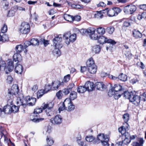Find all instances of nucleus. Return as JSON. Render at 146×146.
<instances>
[{"label":"nucleus","mask_w":146,"mask_h":146,"mask_svg":"<svg viewBox=\"0 0 146 146\" xmlns=\"http://www.w3.org/2000/svg\"><path fill=\"white\" fill-rule=\"evenodd\" d=\"M93 53L95 54L99 53L100 51V47L98 45H96L94 46L92 48Z\"/></svg>","instance_id":"nucleus-34"},{"label":"nucleus","mask_w":146,"mask_h":146,"mask_svg":"<svg viewBox=\"0 0 146 146\" xmlns=\"http://www.w3.org/2000/svg\"><path fill=\"white\" fill-rule=\"evenodd\" d=\"M86 65L88 67L96 65L92 58H91L88 60L86 62Z\"/></svg>","instance_id":"nucleus-35"},{"label":"nucleus","mask_w":146,"mask_h":146,"mask_svg":"<svg viewBox=\"0 0 146 146\" xmlns=\"http://www.w3.org/2000/svg\"><path fill=\"white\" fill-rule=\"evenodd\" d=\"M77 97V93L75 91L72 92L70 94V98H69L71 101L73 100L76 99Z\"/></svg>","instance_id":"nucleus-39"},{"label":"nucleus","mask_w":146,"mask_h":146,"mask_svg":"<svg viewBox=\"0 0 146 146\" xmlns=\"http://www.w3.org/2000/svg\"><path fill=\"white\" fill-rule=\"evenodd\" d=\"M15 13V11L13 10H11L9 11L7 15L9 17H13V16H14Z\"/></svg>","instance_id":"nucleus-59"},{"label":"nucleus","mask_w":146,"mask_h":146,"mask_svg":"<svg viewBox=\"0 0 146 146\" xmlns=\"http://www.w3.org/2000/svg\"><path fill=\"white\" fill-rule=\"evenodd\" d=\"M141 99L143 101H146V92L143 93L141 95Z\"/></svg>","instance_id":"nucleus-62"},{"label":"nucleus","mask_w":146,"mask_h":146,"mask_svg":"<svg viewBox=\"0 0 146 146\" xmlns=\"http://www.w3.org/2000/svg\"><path fill=\"white\" fill-rule=\"evenodd\" d=\"M51 131V127L50 125L45 127L43 129V133L47 136H48V135L49 134Z\"/></svg>","instance_id":"nucleus-28"},{"label":"nucleus","mask_w":146,"mask_h":146,"mask_svg":"<svg viewBox=\"0 0 146 146\" xmlns=\"http://www.w3.org/2000/svg\"><path fill=\"white\" fill-rule=\"evenodd\" d=\"M118 79L121 81L124 82L127 80V76L126 75L121 73L118 76Z\"/></svg>","instance_id":"nucleus-38"},{"label":"nucleus","mask_w":146,"mask_h":146,"mask_svg":"<svg viewBox=\"0 0 146 146\" xmlns=\"http://www.w3.org/2000/svg\"><path fill=\"white\" fill-rule=\"evenodd\" d=\"M19 91V87L17 84H13L12 86L10 89H9L8 92V95L9 96L11 97V95H16L18 94V98L19 96L18 94H19L20 93L18 94Z\"/></svg>","instance_id":"nucleus-7"},{"label":"nucleus","mask_w":146,"mask_h":146,"mask_svg":"<svg viewBox=\"0 0 146 146\" xmlns=\"http://www.w3.org/2000/svg\"><path fill=\"white\" fill-rule=\"evenodd\" d=\"M67 100H68L69 101V102L68 103V104H67L66 110L69 111L74 110L75 108L72 102L69 98H68Z\"/></svg>","instance_id":"nucleus-20"},{"label":"nucleus","mask_w":146,"mask_h":146,"mask_svg":"<svg viewBox=\"0 0 146 146\" xmlns=\"http://www.w3.org/2000/svg\"><path fill=\"white\" fill-rule=\"evenodd\" d=\"M46 92H44V90H39L37 93V97L38 98L41 97L42 95Z\"/></svg>","instance_id":"nucleus-44"},{"label":"nucleus","mask_w":146,"mask_h":146,"mask_svg":"<svg viewBox=\"0 0 146 146\" xmlns=\"http://www.w3.org/2000/svg\"><path fill=\"white\" fill-rule=\"evenodd\" d=\"M63 37L66 40L65 42L67 45L69 44L70 42H74L76 39V34H71L70 32L65 33Z\"/></svg>","instance_id":"nucleus-3"},{"label":"nucleus","mask_w":146,"mask_h":146,"mask_svg":"<svg viewBox=\"0 0 146 146\" xmlns=\"http://www.w3.org/2000/svg\"><path fill=\"white\" fill-rule=\"evenodd\" d=\"M103 16V15L101 11H97L94 15V17L98 19L102 18Z\"/></svg>","instance_id":"nucleus-46"},{"label":"nucleus","mask_w":146,"mask_h":146,"mask_svg":"<svg viewBox=\"0 0 146 146\" xmlns=\"http://www.w3.org/2000/svg\"><path fill=\"white\" fill-rule=\"evenodd\" d=\"M113 9L114 11V13L115 14V16L117 15L121 11V9L119 8H113Z\"/></svg>","instance_id":"nucleus-53"},{"label":"nucleus","mask_w":146,"mask_h":146,"mask_svg":"<svg viewBox=\"0 0 146 146\" xmlns=\"http://www.w3.org/2000/svg\"><path fill=\"white\" fill-rule=\"evenodd\" d=\"M125 55L127 59H130L132 57V54L129 51H126L125 53Z\"/></svg>","instance_id":"nucleus-58"},{"label":"nucleus","mask_w":146,"mask_h":146,"mask_svg":"<svg viewBox=\"0 0 146 146\" xmlns=\"http://www.w3.org/2000/svg\"><path fill=\"white\" fill-rule=\"evenodd\" d=\"M97 67L96 65H94L92 66L88 67V70L89 72L91 74H94L97 71Z\"/></svg>","instance_id":"nucleus-25"},{"label":"nucleus","mask_w":146,"mask_h":146,"mask_svg":"<svg viewBox=\"0 0 146 146\" xmlns=\"http://www.w3.org/2000/svg\"><path fill=\"white\" fill-rule=\"evenodd\" d=\"M19 98L17 99V104H19L24 107H25L27 106H33L34 105L36 101V98H34L31 97L29 96H27L24 98L23 95L22 94H18Z\"/></svg>","instance_id":"nucleus-1"},{"label":"nucleus","mask_w":146,"mask_h":146,"mask_svg":"<svg viewBox=\"0 0 146 146\" xmlns=\"http://www.w3.org/2000/svg\"><path fill=\"white\" fill-rule=\"evenodd\" d=\"M113 88L114 89V90L116 92H123L121 91L122 89V86L119 84H115L114 85Z\"/></svg>","instance_id":"nucleus-32"},{"label":"nucleus","mask_w":146,"mask_h":146,"mask_svg":"<svg viewBox=\"0 0 146 146\" xmlns=\"http://www.w3.org/2000/svg\"><path fill=\"white\" fill-rule=\"evenodd\" d=\"M135 138V137H125L123 141V143L125 144H128L131 142V139H134Z\"/></svg>","instance_id":"nucleus-45"},{"label":"nucleus","mask_w":146,"mask_h":146,"mask_svg":"<svg viewBox=\"0 0 146 146\" xmlns=\"http://www.w3.org/2000/svg\"><path fill=\"white\" fill-rule=\"evenodd\" d=\"M115 29L114 27L110 26L106 28V31L109 34H112L114 31Z\"/></svg>","instance_id":"nucleus-47"},{"label":"nucleus","mask_w":146,"mask_h":146,"mask_svg":"<svg viewBox=\"0 0 146 146\" xmlns=\"http://www.w3.org/2000/svg\"><path fill=\"white\" fill-rule=\"evenodd\" d=\"M62 121V117L59 115H58L54 117V119H52L51 122L55 124H60L61 123Z\"/></svg>","instance_id":"nucleus-14"},{"label":"nucleus","mask_w":146,"mask_h":146,"mask_svg":"<svg viewBox=\"0 0 146 146\" xmlns=\"http://www.w3.org/2000/svg\"><path fill=\"white\" fill-rule=\"evenodd\" d=\"M99 139V137H94L93 142L94 143H98L100 141L103 146H109L108 141H109L108 137H101Z\"/></svg>","instance_id":"nucleus-8"},{"label":"nucleus","mask_w":146,"mask_h":146,"mask_svg":"<svg viewBox=\"0 0 146 146\" xmlns=\"http://www.w3.org/2000/svg\"><path fill=\"white\" fill-rule=\"evenodd\" d=\"M36 117H37V115H36L35 116ZM44 118H38L36 117H35L34 118L31 119L32 121L34 122H39L40 121L44 120Z\"/></svg>","instance_id":"nucleus-49"},{"label":"nucleus","mask_w":146,"mask_h":146,"mask_svg":"<svg viewBox=\"0 0 146 146\" xmlns=\"http://www.w3.org/2000/svg\"><path fill=\"white\" fill-rule=\"evenodd\" d=\"M85 86L87 90L89 92L92 91L94 89V83L90 81H87L85 84Z\"/></svg>","instance_id":"nucleus-17"},{"label":"nucleus","mask_w":146,"mask_h":146,"mask_svg":"<svg viewBox=\"0 0 146 146\" xmlns=\"http://www.w3.org/2000/svg\"><path fill=\"white\" fill-rule=\"evenodd\" d=\"M67 98L63 102H61L58 105V110L59 111H62L67 108V104L69 102Z\"/></svg>","instance_id":"nucleus-15"},{"label":"nucleus","mask_w":146,"mask_h":146,"mask_svg":"<svg viewBox=\"0 0 146 146\" xmlns=\"http://www.w3.org/2000/svg\"><path fill=\"white\" fill-rule=\"evenodd\" d=\"M130 94L131 92L130 93L126 91L124 92L123 93L122 95H123V97H124L125 98H127L129 99Z\"/></svg>","instance_id":"nucleus-55"},{"label":"nucleus","mask_w":146,"mask_h":146,"mask_svg":"<svg viewBox=\"0 0 146 146\" xmlns=\"http://www.w3.org/2000/svg\"><path fill=\"white\" fill-rule=\"evenodd\" d=\"M71 7L72 8L78 9L83 8V6L82 5L78 4H72L71 5Z\"/></svg>","instance_id":"nucleus-56"},{"label":"nucleus","mask_w":146,"mask_h":146,"mask_svg":"<svg viewBox=\"0 0 146 146\" xmlns=\"http://www.w3.org/2000/svg\"><path fill=\"white\" fill-rule=\"evenodd\" d=\"M30 26L29 24L25 22L22 23L20 28L21 32L24 34L28 33L30 31Z\"/></svg>","instance_id":"nucleus-10"},{"label":"nucleus","mask_w":146,"mask_h":146,"mask_svg":"<svg viewBox=\"0 0 146 146\" xmlns=\"http://www.w3.org/2000/svg\"><path fill=\"white\" fill-rule=\"evenodd\" d=\"M104 11H106V13L109 17H113L115 16V14L114 13V11L113 8L109 9L108 8H106Z\"/></svg>","instance_id":"nucleus-31"},{"label":"nucleus","mask_w":146,"mask_h":146,"mask_svg":"<svg viewBox=\"0 0 146 146\" xmlns=\"http://www.w3.org/2000/svg\"><path fill=\"white\" fill-rule=\"evenodd\" d=\"M43 109L45 110V112L46 115L48 116H51L53 115V113L52 111L53 105V102H49L47 104H44Z\"/></svg>","instance_id":"nucleus-6"},{"label":"nucleus","mask_w":146,"mask_h":146,"mask_svg":"<svg viewBox=\"0 0 146 146\" xmlns=\"http://www.w3.org/2000/svg\"><path fill=\"white\" fill-rule=\"evenodd\" d=\"M92 31L90 30V28H89L87 29H82L80 31V32L82 33L86 34L88 35L89 32Z\"/></svg>","instance_id":"nucleus-48"},{"label":"nucleus","mask_w":146,"mask_h":146,"mask_svg":"<svg viewBox=\"0 0 146 146\" xmlns=\"http://www.w3.org/2000/svg\"><path fill=\"white\" fill-rule=\"evenodd\" d=\"M123 119L125 123L123 124L124 125H127V128L129 129V125L128 124L127 122L128 121L129 119V115L128 113H125L123 115Z\"/></svg>","instance_id":"nucleus-21"},{"label":"nucleus","mask_w":146,"mask_h":146,"mask_svg":"<svg viewBox=\"0 0 146 146\" xmlns=\"http://www.w3.org/2000/svg\"><path fill=\"white\" fill-rule=\"evenodd\" d=\"M42 111V109L41 108H36L35 109L33 113V115L38 114L39 113H41ZM33 115L34 116V115Z\"/></svg>","instance_id":"nucleus-51"},{"label":"nucleus","mask_w":146,"mask_h":146,"mask_svg":"<svg viewBox=\"0 0 146 146\" xmlns=\"http://www.w3.org/2000/svg\"><path fill=\"white\" fill-rule=\"evenodd\" d=\"M87 90L86 88L84 85V86H79L77 88V91L78 93L82 94L86 91Z\"/></svg>","instance_id":"nucleus-30"},{"label":"nucleus","mask_w":146,"mask_h":146,"mask_svg":"<svg viewBox=\"0 0 146 146\" xmlns=\"http://www.w3.org/2000/svg\"><path fill=\"white\" fill-rule=\"evenodd\" d=\"M95 87L97 90L101 91L105 88V86L102 82H98L96 83Z\"/></svg>","instance_id":"nucleus-19"},{"label":"nucleus","mask_w":146,"mask_h":146,"mask_svg":"<svg viewBox=\"0 0 146 146\" xmlns=\"http://www.w3.org/2000/svg\"><path fill=\"white\" fill-rule=\"evenodd\" d=\"M51 89H52L51 85L49 84H47L45 85L44 89V92L46 93Z\"/></svg>","instance_id":"nucleus-50"},{"label":"nucleus","mask_w":146,"mask_h":146,"mask_svg":"<svg viewBox=\"0 0 146 146\" xmlns=\"http://www.w3.org/2000/svg\"><path fill=\"white\" fill-rule=\"evenodd\" d=\"M46 140L48 144L52 145L54 143L53 140L50 137H47L46 139Z\"/></svg>","instance_id":"nucleus-60"},{"label":"nucleus","mask_w":146,"mask_h":146,"mask_svg":"<svg viewBox=\"0 0 146 146\" xmlns=\"http://www.w3.org/2000/svg\"><path fill=\"white\" fill-rule=\"evenodd\" d=\"M31 42L32 45L35 46L39 45V42L37 39L34 38L31 40Z\"/></svg>","instance_id":"nucleus-40"},{"label":"nucleus","mask_w":146,"mask_h":146,"mask_svg":"<svg viewBox=\"0 0 146 146\" xmlns=\"http://www.w3.org/2000/svg\"><path fill=\"white\" fill-rule=\"evenodd\" d=\"M76 141L77 143L79 145L81 146H83L84 142L81 139V137H78Z\"/></svg>","instance_id":"nucleus-57"},{"label":"nucleus","mask_w":146,"mask_h":146,"mask_svg":"<svg viewBox=\"0 0 146 146\" xmlns=\"http://www.w3.org/2000/svg\"><path fill=\"white\" fill-rule=\"evenodd\" d=\"M127 125H124L120 128H119L118 131L119 132H120L123 136L125 137H131L130 136L129 133L126 131V129L128 130L129 129L127 128Z\"/></svg>","instance_id":"nucleus-12"},{"label":"nucleus","mask_w":146,"mask_h":146,"mask_svg":"<svg viewBox=\"0 0 146 146\" xmlns=\"http://www.w3.org/2000/svg\"><path fill=\"white\" fill-rule=\"evenodd\" d=\"M3 112L6 114H9L11 113V106L7 105L5 106L3 110Z\"/></svg>","instance_id":"nucleus-26"},{"label":"nucleus","mask_w":146,"mask_h":146,"mask_svg":"<svg viewBox=\"0 0 146 146\" xmlns=\"http://www.w3.org/2000/svg\"><path fill=\"white\" fill-rule=\"evenodd\" d=\"M64 18L66 20L71 22L73 21V17L72 16L67 14H64Z\"/></svg>","instance_id":"nucleus-36"},{"label":"nucleus","mask_w":146,"mask_h":146,"mask_svg":"<svg viewBox=\"0 0 146 146\" xmlns=\"http://www.w3.org/2000/svg\"><path fill=\"white\" fill-rule=\"evenodd\" d=\"M96 31L98 34L101 35H103L105 33V29L101 27L97 28Z\"/></svg>","instance_id":"nucleus-33"},{"label":"nucleus","mask_w":146,"mask_h":146,"mask_svg":"<svg viewBox=\"0 0 146 146\" xmlns=\"http://www.w3.org/2000/svg\"><path fill=\"white\" fill-rule=\"evenodd\" d=\"M132 22V21L131 19L124 21L122 27V29L124 31H125L127 29V28L129 27L133 24V22Z\"/></svg>","instance_id":"nucleus-18"},{"label":"nucleus","mask_w":146,"mask_h":146,"mask_svg":"<svg viewBox=\"0 0 146 146\" xmlns=\"http://www.w3.org/2000/svg\"><path fill=\"white\" fill-rule=\"evenodd\" d=\"M23 68L21 65L19 64L17 65L15 68V71L17 74H21L23 72Z\"/></svg>","instance_id":"nucleus-27"},{"label":"nucleus","mask_w":146,"mask_h":146,"mask_svg":"<svg viewBox=\"0 0 146 146\" xmlns=\"http://www.w3.org/2000/svg\"><path fill=\"white\" fill-rule=\"evenodd\" d=\"M62 38L59 37H56L53 40V45L54 49L52 51V53L54 55L57 54L59 56L60 54L59 49L63 46V45L60 43Z\"/></svg>","instance_id":"nucleus-2"},{"label":"nucleus","mask_w":146,"mask_h":146,"mask_svg":"<svg viewBox=\"0 0 146 146\" xmlns=\"http://www.w3.org/2000/svg\"><path fill=\"white\" fill-rule=\"evenodd\" d=\"M24 48L25 49L28 46L31 45V41H26L24 43Z\"/></svg>","instance_id":"nucleus-63"},{"label":"nucleus","mask_w":146,"mask_h":146,"mask_svg":"<svg viewBox=\"0 0 146 146\" xmlns=\"http://www.w3.org/2000/svg\"><path fill=\"white\" fill-rule=\"evenodd\" d=\"M7 137L9 136L6 131L2 127L0 128V136L1 137Z\"/></svg>","instance_id":"nucleus-29"},{"label":"nucleus","mask_w":146,"mask_h":146,"mask_svg":"<svg viewBox=\"0 0 146 146\" xmlns=\"http://www.w3.org/2000/svg\"><path fill=\"white\" fill-rule=\"evenodd\" d=\"M7 30V25L4 24L3 27H2L1 31V33H6Z\"/></svg>","instance_id":"nucleus-52"},{"label":"nucleus","mask_w":146,"mask_h":146,"mask_svg":"<svg viewBox=\"0 0 146 146\" xmlns=\"http://www.w3.org/2000/svg\"><path fill=\"white\" fill-rule=\"evenodd\" d=\"M7 80V83L10 84L13 81V79L11 76H8Z\"/></svg>","instance_id":"nucleus-64"},{"label":"nucleus","mask_w":146,"mask_h":146,"mask_svg":"<svg viewBox=\"0 0 146 146\" xmlns=\"http://www.w3.org/2000/svg\"><path fill=\"white\" fill-rule=\"evenodd\" d=\"M90 30H92V31H90L88 34L90 38L94 40L98 39V36L96 34H95L96 31L95 29L94 28L90 27Z\"/></svg>","instance_id":"nucleus-16"},{"label":"nucleus","mask_w":146,"mask_h":146,"mask_svg":"<svg viewBox=\"0 0 146 146\" xmlns=\"http://www.w3.org/2000/svg\"><path fill=\"white\" fill-rule=\"evenodd\" d=\"M23 49V46L21 44L17 45L15 47V50L18 53H20L22 52Z\"/></svg>","instance_id":"nucleus-43"},{"label":"nucleus","mask_w":146,"mask_h":146,"mask_svg":"<svg viewBox=\"0 0 146 146\" xmlns=\"http://www.w3.org/2000/svg\"><path fill=\"white\" fill-rule=\"evenodd\" d=\"M63 82H60L58 80L53 81L51 85L52 90H56L61 85H63Z\"/></svg>","instance_id":"nucleus-13"},{"label":"nucleus","mask_w":146,"mask_h":146,"mask_svg":"<svg viewBox=\"0 0 146 146\" xmlns=\"http://www.w3.org/2000/svg\"><path fill=\"white\" fill-rule=\"evenodd\" d=\"M13 60L15 62H20L22 60V57L21 55L18 53H15L13 56Z\"/></svg>","instance_id":"nucleus-22"},{"label":"nucleus","mask_w":146,"mask_h":146,"mask_svg":"<svg viewBox=\"0 0 146 146\" xmlns=\"http://www.w3.org/2000/svg\"><path fill=\"white\" fill-rule=\"evenodd\" d=\"M122 93L123 92L115 91V93L113 96L115 100L118 99L119 98L121 97Z\"/></svg>","instance_id":"nucleus-41"},{"label":"nucleus","mask_w":146,"mask_h":146,"mask_svg":"<svg viewBox=\"0 0 146 146\" xmlns=\"http://www.w3.org/2000/svg\"><path fill=\"white\" fill-rule=\"evenodd\" d=\"M2 68H3V70H4L6 74H8L9 72H11L13 68V62L11 59H9L7 61V66L6 67V63L4 61H2Z\"/></svg>","instance_id":"nucleus-4"},{"label":"nucleus","mask_w":146,"mask_h":146,"mask_svg":"<svg viewBox=\"0 0 146 146\" xmlns=\"http://www.w3.org/2000/svg\"><path fill=\"white\" fill-rule=\"evenodd\" d=\"M18 106H16L15 105H13L12 106H11V112L15 113L18 111L19 110V108L18 107V106H20L21 105H19V104H17Z\"/></svg>","instance_id":"nucleus-42"},{"label":"nucleus","mask_w":146,"mask_h":146,"mask_svg":"<svg viewBox=\"0 0 146 146\" xmlns=\"http://www.w3.org/2000/svg\"><path fill=\"white\" fill-rule=\"evenodd\" d=\"M141 99V96H140L136 95L135 92H131V94L129 99L133 104L136 106L138 105L140 102Z\"/></svg>","instance_id":"nucleus-5"},{"label":"nucleus","mask_w":146,"mask_h":146,"mask_svg":"<svg viewBox=\"0 0 146 146\" xmlns=\"http://www.w3.org/2000/svg\"><path fill=\"white\" fill-rule=\"evenodd\" d=\"M139 143L137 142H134L132 143L133 146H141L144 143L143 138H141L139 140Z\"/></svg>","instance_id":"nucleus-37"},{"label":"nucleus","mask_w":146,"mask_h":146,"mask_svg":"<svg viewBox=\"0 0 146 146\" xmlns=\"http://www.w3.org/2000/svg\"><path fill=\"white\" fill-rule=\"evenodd\" d=\"M115 93V91L114 90V89L111 88L110 89L108 92V95L110 97L113 96L114 94Z\"/></svg>","instance_id":"nucleus-54"},{"label":"nucleus","mask_w":146,"mask_h":146,"mask_svg":"<svg viewBox=\"0 0 146 146\" xmlns=\"http://www.w3.org/2000/svg\"><path fill=\"white\" fill-rule=\"evenodd\" d=\"M70 74H68L64 77L63 81L64 82H68L70 79Z\"/></svg>","instance_id":"nucleus-61"},{"label":"nucleus","mask_w":146,"mask_h":146,"mask_svg":"<svg viewBox=\"0 0 146 146\" xmlns=\"http://www.w3.org/2000/svg\"><path fill=\"white\" fill-rule=\"evenodd\" d=\"M98 41L100 44H103L104 43L107 42L110 43L111 44H115L116 42L114 40L111 39H108L104 36H102L98 38Z\"/></svg>","instance_id":"nucleus-11"},{"label":"nucleus","mask_w":146,"mask_h":146,"mask_svg":"<svg viewBox=\"0 0 146 146\" xmlns=\"http://www.w3.org/2000/svg\"><path fill=\"white\" fill-rule=\"evenodd\" d=\"M8 40V36L5 33H0V41L5 42Z\"/></svg>","instance_id":"nucleus-24"},{"label":"nucleus","mask_w":146,"mask_h":146,"mask_svg":"<svg viewBox=\"0 0 146 146\" xmlns=\"http://www.w3.org/2000/svg\"><path fill=\"white\" fill-rule=\"evenodd\" d=\"M136 10V7L133 5H128L125 6L123 9L124 12L127 14L133 13Z\"/></svg>","instance_id":"nucleus-9"},{"label":"nucleus","mask_w":146,"mask_h":146,"mask_svg":"<svg viewBox=\"0 0 146 146\" xmlns=\"http://www.w3.org/2000/svg\"><path fill=\"white\" fill-rule=\"evenodd\" d=\"M133 36L136 38H140L142 37V34L138 30L134 29L133 32Z\"/></svg>","instance_id":"nucleus-23"}]
</instances>
